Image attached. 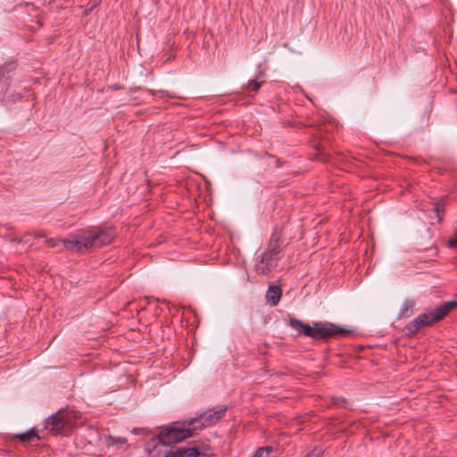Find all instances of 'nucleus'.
Returning a JSON list of instances; mask_svg holds the SVG:
<instances>
[{"instance_id": "nucleus-1", "label": "nucleus", "mask_w": 457, "mask_h": 457, "mask_svg": "<svg viewBox=\"0 0 457 457\" xmlns=\"http://www.w3.org/2000/svg\"><path fill=\"white\" fill-rule=\"evenodd\" d=\"M116 237L112 227H96L79 230L62 240V245L68 250L83 252L93 248L102 247L110 244Z\"/></svg>"}, {"instance_id": "nucleus-2", "label": "nucleus", "mask_w": 457, "mask_h": 457, "mask_svg": "<svg viewBox=\"0 0 457 457\" xmlns=\"http://www.w3.org/2000/svg\"><path fill=\"white\" fill-rule=\"evenodd\" d=\"M290 326L297 330L298 335H304L315 340L335 337L349 334L351 331L330 322H314L312 326L295 318L290 319Z\"/></svg>"}, {"instance_id": "nucleus-3", "label": "nucleus", "mask_w": 457, "mask_h": 457, "mask_svg": "<svg viewBox=\"0 0 457 457\" xmlns=\"http://www.w3.org/2000/svg\"><path fill=\"white\" fill-rule=\"evenodd\" d=\"M195 431V428L188 426L187 420H185L168 427L162 430L156 438H154L153 441H157L163 445H170L193 436Z\"/></svg>"}, {"instance_id": "nucleus-4", "label": "nucleus", "mask_w": 457, "mask_h": 457, "mask_svg": "<svg viewBox=\"0 0 457 457\" xmlns=\"http://www.w3.org/2000/svg\"><path fill=\"white\" fill-rule=\"evenodd\" d=\"M227 410V405L213 408L203 412L195 418L187 420V425L194 427L195 430L202 429L203 428L208 427L220 420Z\"/></svg>"}, {"instance_id": "nucleus-5", "label": "nucleus", "mask_w": 457, "mask_h": 457, "mask_svg": "<svg viewBox=\"0 0 457 457\" xmlns=\"http://www.w3.org/2000/svg\"><path fill=\"white\" fill-rule=\"evenodd\" d=\"M46 428L54 435H67L72 428V418L66 412L59 411L46 420Z\"/></svg>"}, {"instance_id": "nucleus-6", "label": "nucleus", "mask_w": 457, "mask_h": 457, "mask_svg": "<svg viewBox=\"0 0 457 457\" xmlns=\"http://www.w3.org/2000/svg\"><path fill=\"white\" fill-rule=\"evenodd\" d=\"M278 260L279 256L264 252L260 255L255 270L259 274H268L277 267Z\"/></svg>"}, {"instance_id": "nucleus-7", "label": "nucleus", "mask_w": 457, "mask_h": 457, "mask_svg": "<svg viewBox=\"0 0 457 457\" xmlns=\"http://www.w3.org/2000/svg\"><path fill=\"white\" fill-rule=\"evenodd\" d=\"M431 323L432 320L430 319V315L428 313H422L406 326V334L414 335L420 328L428 326Z\"/></svg>"}, {"instance_id": "nucleus-8", "label": "nucleus", "mask_w": 457, "mask_h": 457, "mask_svg": "<svg viewBox=\"0 0 457 457\" xmlns=\"http://www.w3.org/2000/svg\"><path fill=\"white\" fill-rule=\"evenodd\" d=\"M281 297V289L278 286H270L267 291L266 298L272 306H276Z\"/></svg>"}, {"instance_id": "nucleus-9", "label": "nucleus", "mask_w": 457, "mask_h": 457, "mask_svg": "<svg viewBox=\"0 0 457 457\" xmlns=\"http://www.w3.org/2000/svg\"><path fill=\"white\" fill-rule=\"evenodd\" d=\"M265 252L276 256H278L281 252V243L279 237L276 233L272 234L270 242Z\"/></svg>"}, {"instance_id": "nucleus-10", "label": "nucleus", "mask_w": 457, "mask_h": 457, "mask_svg": "<svg viewBox=\"0 0 457 457\" xmlns=\"http://www.w3.org/2000/svg\"><path fill=\"white\" fill-rule=\"evenodd\" d=\"M449 313L448 310L445 309V305L442 304L435 309V311L429 314L432 322L438 321L445 317Z\"/></svg>"}, {"instance_id": "nucleus-11", "label": "nucleus", "mask_w": 457, "mask_h": 457, "mask_svg": "<svg viewBox=\"0 0 457 457\" xmlns=\"http://www.w3.org/2000/svg\"><path fill=\"white\" fill-rule=\"evenodd\" d=\"M414 302L411 300H407L403 303V304L401 307L399 316L401 318L409 317L413 312L414 309Z\"/></svg>"}, {"instance_id": "nucleus-12", "label": "nucleus", "mask_w": 457, "mask_h": 457, "mask_svg": "<svg viewBox=\"0 0 457 457\" xmlns=\"http://www.w3.org/2000/svg\"><path fill=\"white\" fill-rule=\"evenodd\" d=\"M16 437L19 438L22 442H31L33 439L39 438V436H37V434L34 428H31L24 433L17 434Z\"/></svg>"}, {"instance_id": "nucleus-13", "label": "nucleus", "mask_w": 457, "mask_h": 457, "mask_svg": "<svg viewBox=\"0 0 457 457\" xmlns=\"http://www.w3.org/2000/svg\"><path fill=\"white\" fill-rule=\"evenodd\" d=\"M262 76V72H260L257 78L253 80H250L247 84L246 89L249 92H256L263 84L264 80H260V77Z\"/></svg>"}, {"instance_id": "nucleus-14", "label": "nucleus", "mask_w": 457, "mask_h": 457, "mask_svg": "<svg viewBox=\"0 0 457 457\" xmlns=\"http://www.w3.org/2000/svg\"><path fill=\"white\" fill-rule=\"evenodd\" d=\"M272 446H264L258 448L252 457H269L274 452Z\"/></svg>"}, {"instance_id": "nucleus-15", "label": "nucleus", "mask_w": 457, "mask_h": 457, "mask_svg": "<svg viewBox=\"0 0 457 457\" xmlns=\"http://www.w3.org/2000/svg\"><path fill=\"white\" fill-rule=\"evenodd\" d=\"M126 443H127V438L122 437V436L113 437V436H110L106 438V445L108 447L115 445H123Z\"/></svg>"}, {"instance_id": "nucleus-16", "label": "nucleus", "mask_w": 457, "mask_h": 457, "mask_svg": "<svg viewBox=\"0 0 457 457\" xmlns=\"http://www.w3.org/2000/svg\"><path fill=\"white\" fill-rule=\"evenodd\" d=\"M183 454L184 457H198L200 456V452L196 447H183Z\"/></svg>"}, {"instance_id": "nucleus-17", "label": "nucleus", "mask_w": 457, "mask_h": 457, "mask_svg": "<svg viewBox=\"0 0 457 457\" xmlns=\"http://www.w3.org/2000/svg\"><path fill=\"white\" fill-rule=\"evenodd\" d=\"M434 212L436 213V216L437 217L438 221H442L443 217L445 215V211L443 205L440 203L435 204Z\"/></svg>"}, {"instance_id": "nucleus-18", "label": "nucleus", "mask_w": 457, "mask_h": 457, "mask_svg": "<svg viewBox=\"0 0 457 457\" xmlns=\"http://www.w3.org/2000/svg\"><path fill=\"white\" fill-rule=\"evenodd\" d=\"M183 447L178 448L175 451L168 452L164 457H184L183 456Z\"/></svg>"}, {"instance_id": "nucleus-19", "label": "nucleus", "mask_w": 457, "mask_h": 457, "mask_svg": "<svg viewBox=\"0 0 457 457\" xmlns=\"http://www.w3.org/2000/svg\"><path fill=\"white\" fill-rule=\"evenodd\" d=\"M323 452L321 449L314 448L311 453L306 454L305 457H322Z\"/></svg>"}, {"instance_id": "nucleus-20", "label": "nucleus", "mask_w": 457, "mask_h": 457, "mask_svg": "<svg viewBox=\"0 0 457 457\" xmlns=\"http://www.w3.org/2000/svg\"><path fill=\"white\" fill-rule=\"evenodd\" d=\"M444 304L445 305V309H447L449 312L452 310L457 309V303L453 300H451Z\"/></svg>"}, {"instance_id": "nucleus-21", "label": "nucleus", "mask_w": 457, "mask_h": 457, "mask_svg": "<svg viewBox=\"0 0 457 457\" xmlns=\"http://www.w3.org/2000/svg\"><path fill=\"white\" fill-rule=\"evenodd\" d=\"M46 241L52 246V247H58L60 245H62V240L58 241L54 238H46Z\"/></svg>"}, {"instance_id": "nucleus-22", "label": "nucleus", "mask_w": 457, "mask_h": 457, "mask_svg": "<svg viewBox=\"0 0 457 457\" xmlns=\"http://www.w3.org/2000/svg\"><path fill=\"white\" fill-rule=\"evenodd\" d=\"M449 247H457V231L454 233L453 237L448 241Z\"/></svg>"}, {"instance_id": "nucleus-23", "label": "nucleus", "mask_w": 457, "mask_h": 457, "mask_svg": "<svg viewBox=\"0 0 457 457\" xmlns=\"http://www.w3.org/2000/svg\"><path fill=\"white\" fill-rule=\"evenodd\" d=\"M145 431V428H135L133 430H132V433L135 434V435H139V434H144Z\"/></svg>"}, {"instance_id": "nucleus-24", "label": "nucleus", "mask_w": 457, "mask_h": 457, "mask_svg": "<svg viewBox=\"0 0 457 457\" xmlns=\"http://www.w3.org/2000/svg\"><path fill=\"white\" fill-rule=\"evenodd\" d=\"M334 403H335L336 404H337V403H339V400L335 398V399H334Z\"/></svg>"}, {"instance_id": "nucleus-25", "label": "nucleus", "mask_w": 457, "mask_h": 457, "mask_svg": "<svg viewBox=\"0 0 457 457\" xmlns=\"http://www.w3.org/2000/svg\"><path fill=\"white\" fill-rule=\"evenodd\" d=\"M277 166L280 167V161L279 160H277Z\"/></svg>"}, {"instance_id": "nucleus-26", "label": "nucleus", "mask_w": 457, "mask_h": 457, "mask_svg": "<svg viewBox=\"0 0 457 457\" xmlns=\"http://www.w3.org/2000/svg\"><path fill=\"white\" fill-rule=\"evenodd\" d=\"M35 237H45L43 234H35Z\"/></svg>"}, {"instance_id": "nucleus-27", "label": "nucleus", "mask_w": 457, "mask_h": 457, "mask_svg": "<svg viewBox=\"0 0 457 457\" xmlns=\"http://www.w3.org/2000/svg\"><path fill=\"white\" fill-rule=\"evenodd\" d=\"M2 73H4V71H3V70H2V69H0V75H1Z\"/></svg>"}]
</instances>
